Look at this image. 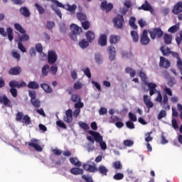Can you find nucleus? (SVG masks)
Returning a JSON list of instances; mask_svg holds the SVG:
<instances>
[{
  "label": "nucleus",
  "instance_id": "1",
  "mask_svg": "<svg viewBox=\"0 0 182 182\" xmlns=\"http://www.w3.org/2000/svg\"><path fill=\"white\" fill-rule=\"evenodd\" d=\"M89 134L92 136L94 141H95L97 144H100L102 150H106V149H107V145L106 142L103 141V136H102L100 133L90 130L89 131Z\"/></svg>",
  "mask_w": 182,
  "mask_h": 182
},
{
  "label": "nucleus",
  "instance_id": "2",
  "mask_svg": "<svg viewBox=\"0 0 182 182\" xmlns=\"http://www.w3.org/2000/svg\"><path fill=\"white\" fill-rule=\"evenodd\" d=\"M70 38L72 41L76 42L77 41V35H80L82 33V28L79 27L76 24H72L70 26Z\"/></svg>",
  "mask_w": 182,
  "mask_h": 182
},
{
  "label": "nucleus",
  "instance_id": "3",
  "mask_svg": "<svg viewBox=\"0 0 182 182\" xmlns=\"http://www.w3.org/2000/svg\"><path fill=\"white\" fill-rule=\"evenodd\" d=\"M0 35H1V36H4V38H6L8 36L9 41H10V42H12V41H14V31L11 27H8L6 28V31H5V28L1 27Z\"/></svg>",
  "mask_w": 182,
  "mask_h": 182
},
{
  "label": "nucleus",
  "instance_id": "4",
  "mask_svg": "<svg viewBox=\"0 0 182 182\" xmlns=\"http://www.w3.org/2000/svg\"><path fill=\"white\" fill-rule=\"evenodd\" d=\"M151 39H156V38H161L164 35V32L161 31V28H155L148 31Z\"/></svg>",
  "mask_w": 182,
  "mask_h": 182
},
{
  "label": "nucleus",
  "instance_id": "5",
  "mask_svg": "<svg viewBox=\"0 0 182 182\" xmlns=\"http://www.w3.org/2000/svg\"><path fill=\"white\" fill-rule=\"evenodd\" d=\"M27 144L30 147H33L36 151H42L41 141L38 139H31L30 142H27Z\"/></svg>",
  "mask_w": 182,
  "mask_h": 182
},
{
  "label": "nucleus",
  "instance_id": "6",
  "mask_svg": "<svg viewBox=\"0 0 182 182\" xmlns=\"http://www.w3.org/2000/svg\"><path fill=\"white\" fill-rule=\"evenodd\" d=\"M115 28L118 29L123 28V24L124 23V19H123V16L118 15L117 17L113 19Z\"/></svg>",
  "mask_w": 182,
  "mask_h": 182
},
{
  "label": "nucleus",
  "instance_id": "7",
  "mask_svg": "<svg viewBox=\"0 0 182 182\" xmlns=\"http://www.w3.org/2000/svg\"><path fill=\"white\" fill-rule=\"evenodd\" d=\"M139 11H149L152 15H154V9L151 6V4L149 1H145V3L143 4L141 6L138 7Z\"/></svg>",
  "mask_w": 182,
  "mask_h": 182
},
{
  "label": "nucleus",
  "instance_id": "8",
  "mask_svg": "<svg viewBox=\"0 0 182 182\" xmlns=\"http://www.w3.org/2000/svg\"><path fill=\"white\" fill-rule=\"evenodd\" d=\"M141 44L143 46L149 45L150 43V38H149V33L147 30H144L140 37Z\"/></svg>",
  "mask_w": 182,
  "mask_h": 182
},
{
  "label": "nucleus",
  "instance_id": "9",
  "mask_svg": "<svg viewBox=\"0 0 182 182\" xmlns=\"http://www.w3.org/2000/svg\"><path fill=\"white\" fill-rule=\"evenodd\" d=\"M90 161H87V164H83L82 167L86 171L89 173H96L97 171V168H96V164L90 165Z\"/></svg>",
  "mask_w": 182,
  "mask_h": 182
},
{
  "label": "nucleus",
  "instance_id": "10",
  "mask_svg": "<svg viewBox=\"0 0 182 182\" xmlns=\"http://www.w3.org/2000/svg\"><path fill=\"white\" fill-rule=\"evenodd\" d=\"M58 60V55L53 50L48 51V62L50 65H53Z\"/></svg>",
  "mask_w": 182,
  "mask_h": 182
},
{
  "label": "nucleus",
  "instance_id": "11",
  "mask_svg": "<svg viewBox=\"0 0 182 182\" xmlns=\"http://www.w3.org/2000/svg\"><path fill=\"white\" fill-rule=\"evenodd\" d=\"M63 120L65 123H72L73 121V111L71 109L65 111V116H64Z\"/></svg>",
  "mask_w": 182,
  "mask_h": 182
},
{
  "label": "nucleus",
  "instance_id": "12",
  "mask_svg": "<svg viewBox=\"0 0 182 182\" xmlns=\"http://www.w3.org/2000/svg\"><path fill=\"white\" fill-rule=\"evenodd\" d=\"M101 9L106 11V12H109V11L113 9V4L111 3L107 4V1H104L101 4Z\"/></svg>",
  "mask_w": 182,
  "mask_h": 182
},
{
  "label": "nucleus",
  "instance_id": "13",
  "mask_svg": "<svg viewBox=\"0 0 182 182\" xmlns=\"http://www.w3.org/2000/svg\"><path fill=\"white\" fill-rule=\"evenodd\" d=\"M147 85L149 89V95L150 96H153L154 93H156L157 90L156 89L157 87V84L154 83V82H147Z\"/></svg>",
  "mask_w": 182,
  "mask_h": 182
},
{
  "label": "nucleus",
  "instance_id": "14",
  "mask_svg": "<svg viewBox=\"0 0 182 182\" xmlns=\"http://www.w3.org/2000/svg\"><path fill=\"white\" fill-rule=\"evenodd\" d=\"M107 50L109 55V60H114V59L116 58V48L113 46H110L108 47Z\"/></svg>",
  "mask_w": 182,
  "mask_h": 182
},
{
  "label": "nucleus",
  "instance_id": "15",
  "mask_svg": "<svg viewBox=\"0 0 182 182\" xmlns=\"http://www.w3.org/2000/svg\"><path fill=\"white\" fill-rule=\"evenodd\" d=\"M172 12L174 15H178V14H181L182 12V1L178 2L172 9Z\"/></svg>",
  "mask_w": 182,
  "mask_h": 182
},
{
  "label": "nucleus",
  "instance_id": "16",
  "mask_svg": "<svg viewBox=\"0 0 182 182\" xmlns=\"http://www.w3.org/2000/svg\"><path fill=\"white\" fill-rule=\"evenodd\" d=\"M159 66H161V68H165L166 69L170 68V60L166 59L164 57H161Z\"/></svg>",
  "mask_w": 182,
  "mask_h": 182
},
{
  "label": "nucleus",
  "instance_id": "17",
  "mask_svg": "<svg viewBox=\"0 0 182 182\" xmlns=\"http://www.w3.org/2000/svg\"><path fill=\"white\" fill-rule=\"evenodd\" d=\"M77 8V6H76V4L70 5L69 4H65V11H68V12H70L71 15H75Z\"/></svg>",
  "mask_w": 182,
  "mask_h": 182
},
{
  "label": "nucleus",
  "instance_id": "18",
  "mask_svg": "<svg viewBox=\"0 0 182 182\" xmlns=\"http://www.w3.org/2000/svg\"><path fill=\"white\" fill-rule=\"evenodd\" d=\"M97 171L101 174V176H107V173H109V169L105 165H100L98 168H97Z\"/></svg>",
  "mask_w": 182,
  "mask_h": 182
},
{
  "label": "nucleus",
  "instance_id": "19",
  "mask_svg": "<svg viewBox=\"0 0 182 182\" xmlns=\"http://www.w3.org/2000/svg\"><path fill=\"white\" fill-rule=\"evenodd\" d=\"M98 43L100 46H106L107 45V36L105 34H101L98 39Z\"/></svg>",
  "mask_w": 182,
  "mask_h": 182
},
{
  "label": "nucleus",
  "instance_id": "20",
  "mask_svg": "<svg viewBox=\"0 0 182 182\" xmlns=\"http://www.w3.org/2000/svg\"><path fill=\"white\" fill-rule=\"evenodd\" d=\"M161 105L163 106L164 109L166 110H170V105H168V97L167 96V94L164 95V100L161 103Z\"/></svg>",
  "mask_w": 182,
  "mask_h": 182
},
{
  "label": "nucleus",
  "instance_id": "21",
  "mask_svg": "<svg viewBox=\"0 0 182 182\" xmlns=\"http://www.w3.org/2000/svg\"><path fill=\"white\" fill-rule=\"evenodd\" d=\"M21 72H22L21 67H14L9 70V75H11L13 76H16L19 75Z\"/></svg>",
  "mask_w": 182,
  "mask_h": 182
},
{
  "label": "nucleus",
  "instance_id": "22",
  "mask_svg": "<svg viewBox=\"0 0 182 182\" xmlns=\"http://www.w3.org/2000/svg\"><path fill=\"white\" fill-rule=\"evenodd\" d=\"M0 103L4 105V106H8L11 107V100L8 99V97L6 95L0 96Z\"/></svg>",
  "mask_w": 182,
  "mask_h": 182
},
{
  "label": "nucleus",
  "instance_id": "23",
  "mask_svg": "<svg viewBox=\"0 0 182 182\" xmlns=\"http://www.w3.org/2000/svg\"><path fill=\"white\" fill-rule=\"evenodd\" d=\"M85 36L88 42H90V43H92V42H93V41L95 40V33H93V31H88L85 33Z\"/></svg>",
  "mask_w": 182,
  "mask_h": 182
},
{
  "label": "nucleus",
  "instance_id": "24",
  "mask_svg": "<svg viewBox=\"0 0 182 182\" xmlns=\"http://www.w3.org/2000/svg\"><path fill=\"white\" fill-rule=\"evenodd\" d=\"M71 174H74V176H79L80 174H83V169L80 168H72L70 169Z\"/></svg>",
  "mask_w": 182,
  "mask_h": 182
},
{
  "label": "nucleus",
  "instance_id": "25",
  "mask_svg": "<svg viewBox=\"0 0 182 182\" xmlns=\"http://www.w3.org/2000/svg\"><path fill=\"white\" fill-rule=\"evenodd\" d=\"M20 12L23 16H26V18H29V16H31V11H29V9H28L27 7H21L20 9Z\"/></svg>",
  "mask_w": 182,
  "mask_h": 182
},
{
  "label": "nucleus",
  "instance_id": "26",
  "mask_svg": "<svg viewBox=\"0 0 182 182\" xmlns=\"http://www.w3.org/2000/svg\"><path fill=\"white\" fill-rule=\"evenodd\" d=\"M70 162L71 163V164H73L77 167H82V162H80L76 157L70 158Z\"/></svg>",
  "mask_w": 182,
  "mask_h": 182
},
{
  "label": "nucleus",
  "instance_id": "27",
  "mask_svg": "<svg viewBox=\"0 0 182 182\" xmlns=\"http://www.w3.org/2000/svg\"><path fill=\"white\" fill-rule=\"evenodd\" d=\"M41 87L43 89L46 93H52V92H53V90H52V87H50V86H49V85L46 83L41 84Z\"/></svg>",
  "mask_w": 182,
  "mask_h": 182
},
{
  "label": "nucleus",
  "instance_id": "28",
  "mask_svg": "<svg viewBox=\"0 0 182 182\" xmlns=\"http://www.w3.org/2000/svg\"><path fill=\"white\" fill-rule=\"evenodd\" d=\"M160 50L164 56H168V55L171 54V50L170 48H168V47L162 46Z\"/></svg>",
  "mask_w": 182,
  "mask_h": 182
},
{
  "label": "nucleus",
  "instance_id": "29",
  "mask_svg": "<svg viewBox=\"0 0 182 182\" xmlns=\"http://www.w3.org/2000/svg\"><path fill=\"white\" fill-rule=\"evenodd\" d=\"M28 89H39V84L36 81H30L27 85Z\"/></svg>",
  "mask_w": 182,
  "mask_h": 182
},
{
  "label": "nucleus",
  "instance_id": "30",
  "mask_svg": "<svg viewBox=\"0 0 182 182\" xmlns=\"http://www.w3.org/2000/svg\"><path fill=\"white\" fill-rule=\"evenodd\" d=\"M164 42L166 45L171 44V40L173 39V36L171 34L165 33L164 36Z\"/></svg>",
  "mask_w": 182,
  "mask_h": 182
},
{
  "label": "nucleus",
  "instance_id": "31",
  "mask_svg": "<svg viewBox=\"0 0 182 182\" xmlns=\"http://www.w3.org/2000/svg\"><path fill=\"white\" fill-rule=\"evenodd\" d=\"M36 9L38 11L40 15H43L45 14V9L41 4L36 3L35 4Z\"/></svg>",
  "mask_w": 182,
  "mask_h": 182
},
{
  "label": "nucleus",
  "instance_id": "32",
  "mask_svg": "<svg viewBox=\"0 0 182 182\" xmlns=\"http://www.w3.org/2000/svg\"><path fill=\"white\" fill-rule=\"evenodd\" d=\"M49 70H50L49 65L48 64L45 65L41 69V75L43 76H48L49 73Z\"/></svg>",
  "mask_w": 182,
  "mask_h": 182
},
{
  "label": "nucleus",
  "instance_id": "33",
  "mask_svg": "<svg viewBox=\"0 0 182 182\" xmlns=\"http://www.w3.org/2000/svg\"><path fill=\"white\" fill-rule=\"evenodd\" d=\"M79 46L81 49H86L89 46V42L86 39H82L79 42Z\"/></svg>",
  "mask_w": 182,
  "mask_h": 182
},
{
  "label": "nucleus",
  "instance_id": "34",
  "mask_svg": "<svg viewBox=\"0 0 182 182\" xmlns=\"http://www.w3.org/2000/svg\"><path fill=\"white\" fill-rule=\"evenodd\" d=\"M119 41H120V37H119L118 36H111L109 38V42L111 43V45L116 44Z\"/></svg>",
  "mask_w": 182,
  "mask_h": 182
},
{
  "label": "nucleus",
  "instance_id": "35",
  "mask_svg": "<svg viewBox=\"0 0 182 182\" xmlns=\"http://www.w3.org/2000/svg\"><path fill=\"white\" fill-rule=\"evenodd\" d=\"M178 29H180V25L176 24L169 28L168 32H169L170 33H176V32H177Z\"/></svg>",
  "mask_w": 182,
  "mask_h": 182
},
{
  "label": "nucleus",
  "instance_id": "36",
  "mask_svg": "<svg viewBox=\"0 0 182 182\" xmlns=\"http://www.w3.org/2000/svg\"><path fill=\"white\" fill-rule=\"evenodd\" d=\"M82 101V98L77 94H72L71 95V102L74 103H77V102Z\"/></svg>",
  "mask_w": 182,
  "mask_h": 182
},
{
  "label": "nucleus",
  "instance_id": "37",
  "mask_svg": "<svg viewBox=\"0 0 182 182\" xmlns=\"http://www.w3.org/2000/svg\"><path fill=\"white\" fill-rule=\"evenodd\" d=\"M131 36L134 42H139V33L136 31H131Z\"/></svg>",
  "mask_w": 182,
  "mask_h": 182
},
{
  "label": "nucleus",
  "instance_id": "38",
  "mask_svg": "<svg viewBox=\"0 0 182 182\" xmlns=\"http://www.w3.org/2000/svg\"><path fill=\"white\" fill-rule=\"evenodd\" d=\"M95 59L96 63H97L98 65H102V63H103V58L102 57V55H100V54H95Z\"/></svg>",
  "mask_w": 182,
  "mask_h": 182
},
{
  "label": "nucleus",
  "instance_id": "39",
  "mask_svg": "<svg viewBox=\"0 0 182 182\" xmlns=\"http://www.w3.org/2000/svg\"><path fill=\"white\" fill-rule=\"evenodd\" d=\"M136 22V18L131 17L129 20V25L132 29H137V25L135 23Z\"/></svg>",
  "mask_w": 182,
  "mask_h": 182
},
{
  "label": "nucleus",
  "instance_id": "40",
  "mask_svg": "<svg viewBox=\"0 0 182 182\" xmlns=\"http://www.w3.org/2000/svg\"><path fill=\"white\" fill-rule=\"evenodd\" d=\"M125 72L126 73H129L131 77H134L136 76V70L131 68H127Z\"/></svg>",
  "mask_w": 182,
  "mask_h": 182
},
{
  "label": "nucleus",
  "instance_id": "41",
  "mask_svg": "<svg viewBox=\"0 0 182 182\" xmlns=\"http://www.w3.org/2000/svg\"><path fill=\"white\" fill-rule=\"evenodd\" d=\"M14 28L16 31H18V32H20V33H25V29H23V28H22V26L20 25L19 23H15L14 24Z\"/></svg>",
  "mask_w": 182,
  "mask_h": 182
},
{
  "label": "nucleus",
  "instance_id": "42",
  "mask_svg": "<svg viewBox=\"0 0 182 182\" xmlns=\"http://www.w3.org/2000/svg\"><path fill=\"white\" fill-rule=\"evenodd\" d=\"M11 55L14 59H16V60H21V54H19L18 51L13 50Z\"/></svg>",
  "mask_w": 182,
  "mask_h": 182
},
{
  "label": "nucleus",
  "instance_id": "43",
  "mask_svg": "<svg viewBox=\"0 0 182 182\" xmlns=\"http://www.w3.org/2000/svg\"><path fill=\"white\" fill-rule=\"evenodd\" d=\"M113 178H114V180H116V181L123 180V178H124V175L122 173H117L113 176Z\"/></svg>",
  "mask_w": 182,
  "mask_h": 182
},
{
  "label": "nucleus",
  "instance_id": "44",
  "mask_svg": "<svg viewBox=\"0 0 182 182\" xmlns=\"http://www.w3.org/2000/svg\"><path fill=\"white\" fill-rule=\"evenodd\" d=\"M175 41H176L178 46H180V45H181V43H182V31H180L179 36H177L176 37Z\"/></svg>",
  "mask_w": 182,
  "mask_h": 182
},
{
  "label": "nucleus",
  "instance_id": "45",
  "mask_svg": "<svg viewBox=\"0 0 182 182\" xmlns=\"http://www.w3.org/2000/svg\"><path fill=\"white\" fill-rule=\"evenodd\" d=\"M23 123H25L26 126H28V124H31V121L30 117L28 115H24L23 117Z\"/></svg>",
  "mask_w": 182,
  "mask_h": 182
},
{
  "label": "nucleus",
  "instance_id": "46",
  "mask_svg": "<svg viewBox=\"0 0 182 182\" xmlns=\"http://www.w3.org/2000/svg\"><path fill=\"white\" fill-rule=\"evenodd\" d=\"M29 41V36L28 34H23L18 38V42H26Z\"/></svg>",
  "mask_w": 182,
  "mask_h": 182
},
{
  "label": "nucleus",
  "instance_id": "47",
  "mask_svg": "<svg viewBox=\"0 0 182 182\" xmlns=\"http://www.w3.org/2000/svg\"><path fill=\"white\" fill-rule=\"evenodd\" d=\"M139 77H141L144 83L147 84V75H146V73L144 72L141 71L139 73Z\"/></svg>",
  "mask_w": 182,
  "mask_h": 182
},
{
  "label": "nucleus",
  "instance_id": "48",
  "mask_svg": "<svg viewBox=\"0 0 182 182\" xmlns=\"http://www.w3.org/2000/svg\"><path fill=\"white\" fill-rule=\"evenodd\" d=\"M31 102L34 107H41V101H39V100L34 98V100H31Z\"/></svg>",
  "mask_w": 182,
  "mask_h": 182
},
{
  "label": "nucleus",
  "instance_id": "49",
  "mask_svg": "<svg viewBox=\"0 0 182 182\" xmlns=\"http://www.w3.org/2000/svg\"><path fill=\"white\" fill-rule=\"evenodd\" d=\"M151 133L152 132H150L145 134V141H146V143L153 141V137H151Z\"/></svg>",
  "mask_w": 182,
  "mask_h": 182
},
{
  "label": "nucleus",
  "instance_id": "50",
  "mask_svg": "<svg viewBox=\"0 0 182 182\" xmlns=\"http://www.w3.org/2000/svg\"><path fill=\"white\" fill-rule=\"evenodd\" d=\"M78 124H79L80 127H81V129H83V130H89V129H90L89 124H87L83 122H79Z\"/></svg>",
  "mask_w": 182,
  "mask_h": 182
},
{
  "label": "nucleus",
  "instance_id": "51",
  "mask_svg": "<svg viewBox=\"0 0 182 182\" xmlns=\"http://www.w3.org/2000/svg\"><path fill=\"white\" fill-rule=\"evenodd\" d=\"M85 106V104H83V102H82V101H78L77 102H75L74 105V107L75 109H79L80 110V109H82V107Z\"/></svg>",
  "mask_w": 182,
  "mask_h": 182
},
{
  "label": "nucleus",
  "instance_id": "52",
  "mask_svg": "<svg viewBox=\"0 0 182 182\" xmlns=\"http://www.w3.org/2000/svg\"><path fill=\"white\" fill-rule=\"evenodd\" d=\"M112 166L114 168H116V170H120L123 167V166H122V164L119 161L114 162Z\"/></svg>",
  "mask_w": 182,
  "mask_h": 182
},
{
  "label": "nucleus",
  "instance_id": "53",
  "mask_svg": "<svg viewBox=\"0 0 182 182\" xmlns=\"http://www.w3.org/2000/svg\"><path fill=\"white\" fill-rule=\"evenodd\" d=\"M82 86L83 84H82V82L77 81L75 83H74L73 89H75V90H79L82 89Z\"/></svg>",
  "mask_w": 182,
  "mask_h": 182
},
{
  "label": "nucleus",
  "instance_id": "54",
  "mask_svg": "<svg viewBox=\"0 0 182 182\" xmlns=\"http://www.w3.org/2000/svg\"><path fill=\"white\" fill-rule=\"evenodd\" d=\"M82 72H84V75H85V76H87V77L89 79L92 77V74L90 73V69H89V68L82 69Z\"/></svg>",
  "mask_w": 182,
  "mask_h": 182
},
{
  "label": "nucleus",
  "instance_id": "55",
  "mask_svg": "<svg viewBox=\"0 0 182 182\" xmlns=\"http://www.w3.org/2000/svg\"><path fill=\"white\" fill-rule=\"evenodd\" d=\"M9 86L10 87H11V89H15L14 87H17V89H18L19 82H18V81L16 80L11 81L9 82Z\"/></svg>",
  "mask_w": 182,
  "mask_h": 182
},
{
  "label": "nucleus",
  "instance_id": "56",
  "mask_svg": "<svg viewBox=\"0 0 182 182\" xmlns=\"http://www.w3.org/2000/svg\"><path fill=\"white\" fill-rule=\"evenodd\" d=\"M50 73H51V75H56V73H58V65H53L51 66Z\"/></svg>",
  "mask_w": 182,
  "mask_h": 182
},
{
  "label": "nucleus",
  "instance_id": "57",
  "mask_svg": "<svg viewBox=\"0 0 182 182\" xmlns=\"http://www.w3.org/2000/svg\"><path fill=\"white\" fill-rule=\"evenodd\" d=\"M133 144H134V142L132 140L127 139L124 141V146H125L126 147H132Z\"/></svg>",
  "mask_w": 182,
  "mask_h": 182
},
{
  "label": "nucleus",
  "instance_id": "58",
  "mask_svg": "<svg viewBox=\"0 0 182 182\" xmlns=\"http://www.w3.org/2000/svg\"><path fill=\"white\" fill-rule=\"evenodd\" d=\"M56 124L57 126H58V127H60L61 129H67L66 127V124H65V122H63V121L62 120H58L56 122Z\"/></svg>",
  "mask_w": 182,
  "mask_h": 182
},
{
  "label": "nucleus",
  "instance_id": "59",
  "mask_svg": "<svg viewBox=\"0 0 182 182\" xmlns=\"http://www.w3.org/2000/svg\"><path fill=\"white\" fill-rule=\"evenodd\" d=\"M156 93H158V95L155 100L159 103H161L163 102V97L161 96V92H160V91H157Z\"/></svg>",
  "mask_w": 182,
  "mask_h": 182
},
{
  "label": "nucleus",
  "instance_id": "60",
  "mask_svg": "<svg viewBox=\"0 0 182 182\" xmlns=\"http://www.w3.org/2000/svg\"><path fill=\"white\" fill-rule=\"evenodd\" d=\"M129 118L131 122H137V117L132 112L129 113Z\"/></svg>",
  "mask_w": 182,
  "mask_h": 182
},
{
  "label": "nucleus",
  "instance_id": "61",
  "mask_svg": "<svg viewBox=\"0 0 182 182\" xmlns=\"http://www.w3.org/2000/svg\"><path fill=\"white\" fill-rule=\"evenodd\" d=\"M77 18L79 21H85L86 15L83 13H78L77 14Z\"/></svg>",
  "mask_w": 182,
  "mask_h": 182
},
{
  "label": "nucleus",
  "instance_id": "62",
  "mask_svg": "<svg viewBox=\"0 0 182 182\" xmlns=\"http://www.w3.org/2000/svg\"><path fill=\"white\" fill-rule=\"evenodd\" d=\"M82 178H83L86 182H93V178L90 176L82 175Z\"/></svg>",
  "mask_w": 182,
  "mask_h": 182
},
{
  "label": "nucleus",
  "instance_id": "63",
  "mask_svg": "<svg viewBox=\"0 0 182 182\" xmlns=\"http://www.w3.org/2000/svg\"><path fill=\"white\" fill-rule=\"evenodd\" d=\"M126 126L128 129H133L135 128L134 123L132 121H128L126 122Z\"/></svg>",
  "mask_w": 182,
  "mask_h": 182
},
{
  "label": "nucleus",
  "instance_id": "64",
  "mask_svg": "<svg viewBox=\"0 0 182 182\" xmlns=\"http://www.w3.org/2000/svg\"><path fill=\"white\" fill-rule=\"evenodd\" d=\"M95 147L93 146V144L89 143L87 145V150L88 153H90L91 151H93L95 150Z\"/></svg>",
  "mask_w": 182,
  "mask_h": 182
}]
</instances>
